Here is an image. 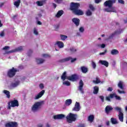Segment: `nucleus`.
Segmentation results:
<instances>
[{"mask_svg": "<svg viewBox=\"0 0 127 127\" xmlns=\"http://www.w3.org/2000/svg\"><path fill=\"white\" fill-rule=\"evenodd\" d=\"M72 104V100L71 99H67L65 102V106H70Z\"/></svg>", "mask_w": 127, "mask_h": 127, "instance_id": "nucleus-31", "label": "nucleus"}, {"mask_svg": "<svg viewBox=\"0 0 127 127\" xmlns=\"http://www.w3.org/2000/svg\"><path fill=\"white\" fill-rule=\"evenodd\" d=\"M98 93H99V86H94L93 93L94 95H97Z\"/></svg>", "mask_w": 127, "mask_h": 127, "instance_id": "nucleus-19", "label": "nucleus"}, {"mask_svg": "<svg viewBox=\"0 0 127 127\" xmlns=\"http://www.w3.org/2000/svg\"><path fill=\"white\" fill-rule=\"evenodd\" d=\"M115 99H116L118 101H121L122 100V98H121V97H120L118 95H116V94L115 95Z\"/></svg>", "mask_w": 127, "mask_h": 127, "instance_id": "nucleus-47", "label": "nucleus"}, {"mask_svg": "<svg viewBox=\"0 0 127 127\" xmlns=\"http://www.w3.org/2000/svg\"><path fill=\"white\" fill-rule=\"evenodd\" d=\"M120 53V52L117 49H113L111 51V54L112 55H118Z\"/></svg>", "mask_w": 127, "mask_h": 127, "instance_id": "nucleus-21", "label": "nucleus"}, {"mask_svg": "<svg viewBox=\"0 0 127 127\" xmlns=\"http://www.w3.org/2000/svg\"><path fill=\"white\" fill-rule=\"evenodd\" d=\"M109 97H110V99H113L116 97V94H115V93L110 94L109 95Z\"/></svg>", "mask_w": 127, "mask_h": 127, "instance_id": "nucleus-44", "label": "nucleus"}, {"mask_svg": "<svg viewBox=\"0 0 127 127\" xmlns=\"http://www.w3.org/2000/svg\"><path fill=\"white\" fill-rule=\"evenodd\" d=\"M53 6L55 8L57 6V5L55 3H53Z\"/></svg>", "mask_w": 127, "mask_h": 127, "instance_id": "nucleus-61", "label": "nucleus"}, {"mask_svg": "<svg viewBox=\"0 0 127 127\" xmlns=\"http://www.w3.org/2000/svg\"><path fill=\"white\" fill-rule=\"evenodd\" d=\"M89 8L92 11H95V10L96 9L95 8V7L92 4H90L89 5Z\"/></svg>", "mask_w": 127, "mask_h": 127, "instance_id": "nucleus-36", "label": "nucleus"}, {"mask_svg": "<svg viewBox=\"0 0 127 127\" xmlns=\"http://www.w3.org/2000/svg\"><path fill=\"white\" fill-rule=\"evenodd\" d=\"M61 38L62 40L64 41L66 38H68V37L66 35H61Z\"/></svg>", "mask_w": 127, "mask_h": 127, "instance_id": "nucleus-38", "label": "nucleus"}, {"mask_svg": "<svg viewBox=\"0 0 127 127\" xmlns=\"http://www.w3.org/2000/svg\"><path fill=\"white\" fill-rule=\"evenodd\" d=\"M64 118H65V115L64 114H59L54 116V120H62V119H64Z\"/></svg>", "mask_w": 127, "mask_h": 127, "instance_id": "nucleus-14", "label": "nucleus"}, {"mask_svg": "<svg viewBox=\"0 0 127 127\" xmlns=\"http://www.w3.org/2000/svg\"><path fill=\"white\" fill-rule=\"evenodd\" d=\"M118 86L121 89V90H124V82L122 81H120L118 83Z\"/></svg>", "mask_w": 127, "mask_h": 127, "instance_id": "nucleus-28", "label": "nucleus"}, {"mask_svg": "<svg viewBox=\"0 0 127 127\" xmlns=\"http://www.w3.org/2000/svg\"><path fill=\"white\" fill-rule=\"evenodd\" d=\"M99 63L101 65H104L105 67H109V62H107V61L100 60Z\"/></svg>", "mask_w": 127, "mask_h": 127, "instance_id": "nucleus-17", "label": "nucleus"}, {"mask_svg": "<svg viewBox=\"0 0 127 127\" xmlns=\"http://www.w3.org/2000/svg\"><path fill=\"white\" fill-rule=\"evenodd\" d=\"M93 82L95 84H99V83H101V80L99 79V77H96V80H93Z\"/></svg>", "mask_w": 127, "mask_h": 127, "instance_id": "nucleus-37", "label": "nucleus"}, {"mask_svg": "<svg viewBox=\"0 0 127 127\" xmlns=\"http://www.w3.org/2000/svg\"><path fill=\"white\" fill-rule=\"evenodd\" d=\"M45 93V90H42L38 95H37L35 96V99L38 100V99H40V98H41V97H42L43 95H44Z\"/></svg>", "mask_w": 127, "mask_h": 127, "instance_id": "nucleus-15", "label": "nucleus"}, {"mask_svg": "<svg viewBox=\"0 0 127 127\" xmlns=\"http://www.w3.org/2000/svg\"><path fill=\"white\" fill-rule=\"evenodd\" d=\"M107 91H108V92H112V91H113V88L109 87L107 89Z\"/></svg>", "mask_w": 127, "mask_h": 127, "instance_id": "nucleus-57", "label": "nucleus"}, {"mask_svg": "<svg viewBox=\"0 0 127 127\" xmlns=\"http://www.w3.org/2000/svg\"><path fill=\"white\" fill-rule=\"evenodd\" d=\"M19 104L18 103V101L17 100H14L8 102V110H10L12 108H14V107H18Z\"/></svg>", "mask_w": 127, "mask_h": 127, "instance_id": "nucleus-5", "label": "nucleus"}, {"mask_svg": "<svg viewBox=\"0 0 127 127\" xmlns=\"http://www.w3.org/2000/svg\"><path fill=\"white\" fill-rule=\"evenodd\" d=\"M38 127H43V125H42V124H39L38 126H37Z\"/></svg>", "mask_w": 127, "mask_h": 127, "instance_id": "nucleus-64", "label": "nucleus"}, {"mask_svg": "<svg viewBox=\"0 0 127 127\" xmlns=\"http://www.w3.org/2000/svg\"><path fill=\"white\" fill-rule=\"evenodd\" d=\"M71 61V63H74L75 61H77V59L76 58L73 59L71 57H68L67 58L59 60L58 62H59V63H64V62H68V61Z\"/></svg>", "mask_w": 127, "mask_h": 127, "instance_id": "nucleus-6", "label": "nucleus"}, {"mask_svg": "<svg viewBox=\"0 0 127 127\" xmlns=\"http://www.w3.org/2000/svg\"><path fill=\"white\" fill-rule=\"evenodd\" d=\"M36 4L38 6H42L43 4H44V0H42V1H36Z\"/></svg>", "mask_w": 127, "mask_h": 127, "instance_id": "nucleus-30", "label": "nucleus"}, {"mask_svg": "<svg viewBox=\"0 0 127 127\" xmlns=\"http://www.w3.org/2000/svg\"><path fill=\"white\" fill-rule=\"evenodd\" d=\"M67 79L72 82H75L77 80H79V76L77 74H72L71 76H67Z\"/></svg>", "mask_w": 127, "mask_h": 127, "instance_id": "nucleus-7", "label": "nucleus"}, {"mask_svg": "<svg viewBox=\"0 0 127 127\" xmlns=\"http://www.w3.org/2000/svg\"><path fill=\"white\" fill-rule=\"evenodd\" d=\"M101 48H105L106 47V45L103 44L101 45Z\"/></svg>", "mask_w": 127, "mask_h": 127, "instance_id": "nucleus-60", "label": "nucleus"}, {"mask_svg": "<svg viewBox=\"0 0 127 127\" xmlns=\"http://www.w3.org/2000/svg\"><path fill=\"white\" fill-rule=\"evenodd\" d=\"M72 22L75 24L76 26H79V25L80 24V19L74 18L72 19Z\"/></svg>", "mask_w": 127, "mask_h": 127, "instance_id": "nucleus-18", "label": "nucleus"}, {"mask_svg": "<svg viewBox=\"0 0 127 127\" xmlns=\"http://www.w3.org/2000/svg\"><path fill=\"white\" fill-rule=\"evenodd\" d=\"M118 117L120 122H124V113H123V112H120V113L119 114Z\"/></svg>", "mask_w": 127, "mask_h": 127, "instance_id": "nucleus-24", "label": "nucleus"}, {"mask_svg": "<svg viewBox=\"0 0 127 127\" xmlns=\"http://www.w3.org/2000/svg\"><path fill=\"white\" fill-rule=\"evenodd\" d=\"M16 72H19V69H17L14 67H12L7 71V75L9 78H12L15 76Z\"/></svg>", "mask_w": 127, "mask_h": 127, "instance_id": "nucleus-3", "label": "nucleus"}, {"mask_svg": "<svg viewBox=\"0 0 127 127\" xmlns=\"http://www.w3.org/2000/svg\"><path fill=\"white\" fill-rule=\"evenodd\" d=\"M106 53H107V50H105L104 52L100 53L99 55H105V54H106Z\"/></svg>", "mask_w": 127, "mask_h": 127, "instance_id": "nucleus-54", "label": "nucleus"}, {"mask_svg": "<svg viewBox=\"0 0 127 127\" xmlns=\"http://www.w3.org/2000/svg\"><path fill=\"white\" fill-rule=\"evenodd\" d=\"M78 90L81 93V94H84V89H83V87H84V82H83V80L81 79L79 83Z\"/></svg>", "mask_w": 127, "mask_h": 127, "instance_id": "nucleus-12", "label": "nucleus"}, {"mask_svg": "<svg viewBox=\"0 0 127 127\" xmlns=\"http://www.w3.org/2000/svg\"><path fill=\"white\" fill-rule=\"evenodd\" d=\"M116 0H108L107 1H106L104 2V4L106 7H112V6H113V4H114V3H115Z\"/></svg>", "mask_w": 127, "mask_h": 127, "instance_id": "nucleus-8", "label": "nucleus"}, {"mask_svg": "<svg viewBox=\"0 0 127 127\" xmlns=\"http://www.w3.org/2000/svg\"><path fill=\"white\" fill-rule=\"evenodd\" d=\"M118 92L119 94H126V92H125V91H121L120 89H118Z\"/></svg>", "mask_w": 127, "mask_h": 127, "instance_id": "nucleus-51", "label": "nucleus"}, {"mask_svg": "<svg viewBox=\"0 0 127 127\" xmlns=\"http://www.w3.org/2000/svg\"><path fill=\"white\" fill-rule=\"evenodd\" d=\"M34 34H35V35H38V32L37 31L36 28H34Z\"/></svg>", "mask_w": 127, "mask_h": 127, "instance_id": "nucleus-46", "label": "nucleus"}, {"mask_svg": "<svg viewBox=\"0 0 127 127\" xmlns=\"http://www.w3.org/2000/svg\"><path fill=\"white\" fill-rule=\"evenodd\" d=\"M7 49H9V46H5L4 47H3V48H2V50H7Z\"/></svg>", "mask_w": 127, "mask_h": 127, "instance_id": "nucleus-53", "label": "nucleus"}, {"mask_svg": "<svg viewBox=\"0 0 127 127\" xmlns=\"http://www.w3.org/2000/svg\"><path fill=\"white\" fill-rule=\"evenodd\" d=\"M94 118H95V117H94V115H90L88 117L89 122H90V123H93V122L94 121Z\"/></svg>", "mask_w": 127, "mask_h": 127, "instance_id": "nucleus-33", "label": "nucleus"}, {"mask_svg": "<svg viewBox=\"0 0 127 127\" xmlns=\"http://www.w3.org/2000/svg\"><path fill=\"white\" fill-rule=\"evenodd\" d=\"M60 48H63L64 47V43L61 41H57L56 43Z\"/></svg>", "mask_w": 127, "mask_h": 127, "instance_id": "nucleus-20", "label": "nucleus"}, {"mask_svg": "<svg viewBox=\"0 0 127 127\" xmlns=\"http://www.w3.org/2000/svg\"><path fill=\"white\" fill-rule=\"evenodd\" d=\"M23 50V49L22 48V47L20 46L18 48H16L15 49L11 50V51H9L7 52V54H9L10 53H13L14 52H20Z\"/></svg>", "mask_w": 127, "mask_h": 127, "instance_id": "nucleus-11", "label": "nucleus"}, {"mask_svg": "<svg viewBox=\"0 0 127 127\" xmlns=\"http://www.w3.org/2000/svg\"><path fill=\"white\" fill-rule=\"evenodd\" d=\"M63 85H66V86H70L71 83L68 81H65L63 82Z\"/></svg>", "mask_w": 127, "mask_h": 127, "instance_id": "nucleus-43", "label": "nucleus"}, {"mask_svg": "<svg viewBox=\"0 0 127 127\" xmlns=\"http://www.w3.org/2000/svg\"><path fill=\"white\" fill-rule=\"evenodd\" d=\"M63 13H64V11H63V10H59L57 13L56 16V17L59 18L63 14Z\"/></svg>", "mask_w": 127, "mask_h": 127, "instance_id": "nucleus-26", "label": "nucleus"}, {"mask_svg": "<svg viewBox=\"0 0 127 127\" xmlns=\"http://www.w3.org/2000/svg\"><path fill=\"white\" fill-rule=\"evenodd\" d=\"M81 107H80V103L79 102H76L75 103L74 108L72 109V111H75L76 112H79Z\"/></svg>", "mask_w": 127, "mask_h": 127, "instance_id": "nucleus-13", "label": "nucleus"}, {"mask_svg": "<svg viewBox=\"0 0 127 127\" xmlns=\"http://www.w3.org/2000/svg\"><path fill=\"white\" fill-rule=\"evenodd\" d=\"M106 125L108 126H110V121L106 122Z\"/></svg>", "mask_w": 127, "mask_h": 127, "instance_id": "nucleus-63", "label": "nucleus"}, {"mask_svg": "<svg viewBox=\"0 0 127 127\" xmlns=\"http://www.w3.org/2000/svg\"><path fill=\"white\" fill-rule=\"evenodd\" d=\"M69 50L71 53H74V52H76V51H77V49H75L74 47L70 48Z\"/></svg>", "mask_w": 127, "mask_h": 127, "instance_id": "nucleus-41", "label": "nucleus"}, {"mask_svg": "<svg viewBox=\"0 0 127 127\" xmlns=\"http://www.w3.org/2000/svg\"><path fill=\"white\" fill-rule=\"evenodd\" d=\"M105 11H107V12H115L114 7H113V6L111 7L105 8Z\"/></svg>", "mask_w": 127, "mask_h": 127, "instance_id": "nucleus-23", "label": "nucleus"}, {"mask_svg": "<svg viewBox=\"0 0 127 127\" xmlns=\"http://www.w3.org/2000/svg\"><path fill=\"white\" fill-rule=\"evenodd\" d=\"M36 61L37 64H40L44 63L45 60H43V59H36Z\"/></svg>", "mask_w": 127, "mask_h": 127, "instance_id": "nucleus-25", "label": "nucleus"}, {"mask_svg": "<svg viewBox=\"0 0 127 127\" xmlns=\"http://www.w3.org/2000/svg\"><path fill=\"white\" fill-rule=\"evenodd\" d=\"M32 52H33L32 51V50H29V51L28 52V56H30V55H31V54H32Z\"/></svg>", "mask_w": 127, "mask_h": 127, "instance_id": "nucleus-49", "label": "nucleus"}, {"mask_svg": "<svg viewBox=\"0 0 127 127\" xmlns=\"http://www.w3.org/2000/svg\"><path fill=\"white\" fill-rule=\"evenodd\" d=\"M84 30H85V29H84V27H80L79 28V31H80V32L83 33V32H84Z\"/></svg>", "mask_w": 127, "mask_h": 127, "instance_id": "nucleus-48", "label": "nucleus"}, {"mask_svg": "<svg viewBox=\"0 0 127 127\" xmlns=\"http://www.w3.org/2000/svg\"><path fill=\"white\" fill-rule=\"evenodd\" d=\"M59 29V25H57V26H56L55 29L57 30V29Z\"/></svg>", "mask_w": 127, "mask_h": 127, "instance_id": "nucleus-62", "label": "nucleus"}, {"mask_svg": "<svg viewBox=\"0 0 127 127\" xmlns=\"http://www.w3.org/2000/svg\"><path fill=\"white\" fill-rule=\"evenodd\" d=\"M5 127H18V124L16 122H10L7 123L5 125Z\"/></svg>", "mask_w": 127, "mask_h": 127, "instance_id": "nucleus-10", "label": "nucleus"}, {"mask_svg": "<svg viewBox=\"0 0 127 127\" xmlns=\"http://www.w3.org/2000/svg\"><path fill=\"white\" fill-rule=\"evenodd\" d=\"M20 2L18 1H16L14 2V5L16 6V7H18L19 6V5L20 4Z\"/></svg>", "mask_w": 127, "mask_h": 127, "instance_id": "nucleus-39", "label": "nucleus"}, {"mask_svg": "<svg viewBox=\"0 0 127 127\" xmlns=\"http://www.w3.org/2000/svg\"><path fill=\"white\" fill-rule=\"evenodd\" d=\"M101 0H95V3H99V2H101Z\"/></svg>", "mask_w": 127, "mask_h": 127, "instance_id": "nucleus-58", "label": "nucleus"}, {"mask_svg": "<svg viewBox=\"0 0 127 127\" xmlns=\"http://www.w3.org/2000/svg\"><path fill=\"white\" fill-rule=\"evenodd\" d=\"M114 108L112 107V106H110V105H107L105 108V112L108 114H110L111 113V111H113Z\"/></svg>", "mask_w": 127, "mask_h": 127, "instance_id": "nucleus-16", "label": "nucleus"}, {"mask_svg": "<svg viewBox=\"0 0 127 127\" xmlns=\"http://www.w3.org/2000/svg\"><path fill=\"white\" fill-rule=\"evenodd\" d=\"M43 105V101L35 102L32 107L33 112H37L38 110L41 109V106Z\"/></svg>", "mask_w": 127, "mask_h": 127, "instance_id": "nucleus-4", "label": "nucleus"}, {"mask_svg": "<svg viewBox=\"0 0 127 127\" xmlns=\"http://www.w3.org/2000/svg\"><path fill=\"white\" fill-rule=\"evenodd\" d=\"M111 122L112 125H117V124H119L118 121H117V119H115L114 118H111Z\"/></svg>", "mask_w": 127, "mask_h": 127, "instance_id": "nucleus-29", "label": "nucleus"}, {"mask_svg": "<svg viewBox=\"0 0 127 127\" xmlns=\"http://www.w3.org/2000/svg\"><path fill=\"white\" fill-rule=\"evenodd\" d=\"M76 117H77L76 114H73L72 113L68 114V115H67L66 117L67 123L71 124L73 123V122H75V121H76L77 119Z\"/></svg>", "mask_w": 127, "mask_h": 127, "instance_id": "nucleus-2", "label": "nucleus"}, {"mask_svg": "<svg viewBox=\"0 0 127 127\" xmlns=\"http://www.w3.org/2000/svg\"><path fill=\"white\" fill-rule=\"evenodd\" d=\"M91 65H92V67H93L94 69H95L96 67H97V64H96V63H95V62H94V61H92V62Z\"/></svg>", "mask_w": 127, "mask_h": 127, "instance_id": "nucleus-42", "label": "nucleus"}, {"mask_svg": "<svg viewBox=\"0 0 127 127\" xmlns=\"http://www.w3.org/2000/svg\"><path fill=\"white\" fill-rule=\"evenodd\" d=\"M118 2L121 4H125V1L124 0H118Z\"/></svg>", "mask_w": 127, "mask_h": 127, "instance_id": "nucleus-50", "label": "nucleus"}, {"mask_svg": "<svg viewBox=\"0 0 127 127\" xmlns=\"http://www.w3.org/2000/svg\"><path fill=\"white\" fill-rule=\"evenodd\" d=\"M106 101H108V102H111V98L110 97V96L106 97Z\"/></svg>", "mask_w": 127, "mask_h": 127, "instance_id": "nucleus-56", "label": "nucleus"}, {"mask_svg": "<svg viewBox=\"0 0 127 127\" xmlns=\"http://www.w3.org/2000/svg\"><path fill=\"white\" fill-rule=\"evenodd\" d=\"M0 36H1L2 37L4 36V33L3 32H1L0 34Z\"/></svg>", "mask_w": 127, "mask_h": 127, "instance_id": "nucleus-59", "label": "nucleus"}, {"mask_svg": "<svg viewBox=\"0 0 127 127\" xmlns=\"http://www.w3.org/2000/svg\"><path fill=\"white\" fill-rule=\"evenodd\" d=\"M19 84V82L17 81L15 83H12L11 84V87H13V88H15V87H17Z\"/></svg>", "mask_w": 127, "mask_h": 127, "instance_id": "nucleus-35", "label": "nucleus"}, {"mask_svg": "<svg viewBox=\"0 0 127 127\" xmlns=\"http://www.w3.org/2000/svg\"><path fill=\"white\" fill-rule=\"evenodd\" d=\"M85 14L87 16H91V15H92V14H93V13H92V11H91L90 9H88L86 12H85Z\"/></svg>", "mask_w": 127, "mask_h": 127, "instance_id": "nucleus-34", "label": "nucleus"}, {"mask_svg": "<svg viewBox=\"0 0 127 127\" xmlns=\"http://www.w3.org/2000/svg\"><path fill=\"white\" fill-rule=\"evenodd\" d=\"M80 70H81V71L82 73H86L87 72H88V68L86 67V66H82L80 68Z\"/></svg>", "mask_w": 127, "mask_h": 127, "instance_id": "nucleus-27", "label": "nucleus"}, {"mask_svg": "<svg viewBox=\"0 0 127 127\" xmlns=\"http://www.w3.org/2000/svg\"><path fill=\"white\" fill-rule=\"evenodd\" d=\"M115 110L116 111H117V112H119V114H121V113H122L121 108H120L119 107H115Z\"/></svg>", "mask_w": 127, "mask_h": 127, "instance_id": "nucleus-40", "label": "nucleus"}, {"mask_svg": "<svg viewBox=\"0 0 127 127\" xmlns=\"http://www.w3.org/2000/svg\"><path fill=\"white\" fill-rule=\"evenodd\" d=\"M79 7H80V3L72 2L70 3L69 9L75 15H83L84 12L79 9Z\"/></svg>", "mask_w": 127, "mask_h": 127, "instance_id": "nucleus-1", "label": "nucleus"}, {"mask_svg": "<svg viewBox=\"0 0 127 127\" xmlns=\"http://www.w3.org/2000/svg\"><path fill=\"white\" fill-rule=\"evenodd\" d=\"M3 93L6 95V97L7 98H8V99H9V98H10V94L9 91L4 90Z\"/></svg>", "mask_w": 127, "mask_h": 127, "instance_id": "nucleus-32", "label": "nucleus"}, {"mask_svg": "<svg viewBox=\"0 0 127 127\" xmlns=\"http://www.w3.org/2000/svg\"><path fill=\"white\" fill-rule=\"evenodd\" d=\"M54 1H55V2H56V3H62V2L63 1V0H54Z\"/></svg>", "mask_w": 127, "mask_h": 127, "instance_id": "nucleus-45", "label": "nucleus"}, {"mask_svg": "<svg viewBox=\"0 0 127 127\" xmlns=\"http://www.w3.org/2000/svg\"><path fill=\"white\" fill-rule=\"evenodd\" d=\"M123 31H124V29H119V30H116L115 32H114V33L111 34L109 36L108 39H112V38H114L115 35L116 34H121V33H122Z\"/></svg>", "mask_w": 127, "mask_h": 127, "instance_id": "nucleus-9", "label": "nucleus"}, {"mask_svg": "<svg viewBox=\"0 0 127 127\" xmlns=\"http://www.w3.org/2000/svg\"><path fill=\"white\" fill-rule=\"evenodd\" d=\"M100 99H101L102 102H104L105 101V97L103 96H99Z\"/></svg>", "mask_w": 127, "mask_h": 127, "instance_id": "nucleus-52", "label": "nucleus"}, {"mask_svg": "<svg viewBox=\"0 0 127 127\" xmlns=\"http://www.w3.org/2000/svg\"><path fill=\"white\" fill-rule=\"evenodd\" d=\"M67 78H68V76H67V72L64 71L62 75L61 79L62 80H63V81H65Z\"/></svg>", "mask_w": 127, "mask_h": 127, "instance_id": "nucleus-22", "label": "nucleus"}, {"mask_svg": "<svg viewBox=\"0 0 127 127\" xmlns=\"http://www.w3.org/2000/svg\"><path fill=\"white\" fill-rule=\"evenodd\" d=\"M39 87L40 88V89H43L44 88V85H43V84L41 83L39 85Z\"/></svg>", "mask_w": 127, "mask_h": 127, "instance_id": "nucleus-55", "label": "nucleus"}]
</instances>
